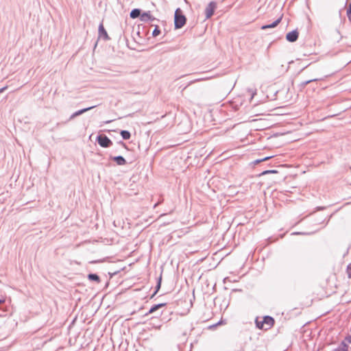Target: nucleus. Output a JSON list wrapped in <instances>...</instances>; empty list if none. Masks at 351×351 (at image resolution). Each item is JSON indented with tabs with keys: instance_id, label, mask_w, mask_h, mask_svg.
I'll return each mask as SVG.
<instances>
[{
	"instance_id": "obj_27",
	"label": "nucleus",
	"mask_w": 351,
	"mask_h": 351,
	"mask_svg": "<svg viewBox=\"0 0 351 351\" xmlns=\"http://www.w3.org/2000/svg\"><path fill=\"white\" fill-rule=\"evenodd\" d=\"M119 144L121 145L123 147H125V148L126 147L125 144L123 142H122V141H120L119 143Z\"/></svg>"
},
{
	"instance_id": "obj_9",
	"label": "nucleus",
	"mask_w": 351,
	"mask_h": 351,
	"mask_svg": "<svg viewBox=\"0 0 351 351\" xmlns=\"http://www.w3.org/2000/svg\"><path fill=\"white\" fill-rule=\"evenodd\" d=\"M118 165H125L126 164L125 159L121 156H113L110 158Z\"/></svg>"
},
{
	"instance_id": "obj_15",
	"label": "nucleus",
	"mask_w": 351,
	"mask_h": 351,
	"mask_svg": "<svg viewBox=\"0 0 351 351\" xmlns=\"http://www.w3.org/2000/svg\"><path fill=\"white\" fill-rule=\"evenodd\" d=\"M120 134H121V137L123 138V139H124V140H128L131 137V134L128 130H121L120 132Z\"/></svg>"
},
{
	"instance_id": "obj_14",
	"label": "nucleus",
	"mask_w": 351,
	"mask_h": 351,
	"mask_svg": "<svg viewBox=\"0 0 351 351\" xmlns=\"http://www.w3.org/2000/svg\"><path fill=\"white\" fill-rule=\"evenodd\" d=\"M348 346L345 341H342L339 346L335 351H348Z\"/></svg>"
},
{
	"instance_id": "obj_2",
	"label": "nucleus",
	"mask_w": 351,
	"mask_h": 351,
	"mask_svg": "<svg viewBox=\"0 0 351 351\" xmlns=\"http://www.w3.org/2000/svg\"><path fill=\"white\" fill-rule=\"evenodd\" d=\"M98 144L104 148L110 147L112 145V141L105 134H99L97 137Z\"/></svg>"
},
{
	"instance_id": "obj_24",
	"label": "nucleus",
	"mask_w": 351,
	"mask_h": 351,
	"mask_svg": "<svg viewBox=\"0 0 351 351\" xmlns=\"http://www.w3.org/2000/svg\"><path fill=\"white\" fill-rule=\"evenodd\" d=\"M343 341H345L346 343H351V335L346 336Z\"/></svg>"
},
{
	"instance_id": "obj_28",
	"label": "nucleus",
	"mask_w": 351,
	"mask_h": 351,
	"mask_svg": "<svg viewBox=\"0 0 351 351\" xmlns=\"http://www.w3.org/2000/svg\"><path fill=\"white\" fill-rule=\"evenodd\" d=\"M256 326L258 328V326H261V322H258L257 319L256 320Z\"/></svg>"
},
{
	"instance_id": "obj_26",
	"label": "nucleus",
	"mask_w": 351,
	"mask_h": 351,
	"mask_svg": "<svg viewBox=\"0 0 351 351\" xmlns=\"http://www.w3.org/2000/svg\"><path fill=\"white\" fill-rule=\"evenodd\" d=\"M7 88H8V86H4V87L1 88H0V93H3V92H4Z\"/></svg>"
},
{
	"instance_id": "obj_16",
	"label": "nucleus",
	"mask_w": 351,
	"mask_h": 351,
	"mask_svg": "<svg viewBox=\"0 0 351 351\" xmlns=\"http://www.w3.org/2000/svg\"><path fill=\"white\" fill-rule=\"evenodd\" d=\"M320 80V79H318V78H315V79H311V80H306V81H304L300 83V87L301 88H304L307 84L313 82H317V81H319Z\"/></svg>"
},
{
	"instance_id": "obj_18",
	"label": "nucleus",
	"mask_w": 351,
	"mask_h": 351,
	"mask_svg": "<svg viewBox=\"0 0 351 351\" xmlns=\"http://www.w3.org/2000/svg\"><path fill=\"white\" fill-rule=\"evenodd\" d=\"M160 285H161V278H159L158 283L156 285V291L154 292V293L151 296V298H152L156 294V293L160 288Z\"/></svg>"
},
{
	"instance_id": "obj_17",
	"label": "nucleus",
	"mask_w": 351,
	"mask_h": 351,
	"mask_svg": "<svg viewBox=\"0 0 351 351\" xmlns=\"http://www.w3.org/2000/svg\"><path fill=\"white\" fill-rule=\"evenodd\" d=\"M247 91L249 93V94L251 95V99L254 97V95L256 94V89L252 88H248L247 89Z\"/></svg>"
},
{
	"instance_id": "obj_19",
	"label": "nucleus",
	"mask_w": 351,
	"mask_h": 351,
	"mask_svg": "<svg viewBox=\"0 0 351 351\" xmlns=\"http://www.w3.org/2000/svg\"><path fill=\"white\" fill-rule=\"evenodd\" d=\"M160 34V30L159 29V27L158 25H156L155 28L152 32V36L154 37H156V36H158Z\"/></svg>"
},
{
	"instance_id": "obj_1",
	"label": "nucleus",
	"mask_w": 351,
	"mask_h": 351,
	"mask_svg": "<svg viewBox=\"0 0 351 351\" xmlns=\"http://www.w3.org/2000/svg\"><path fill=\"white\" fill-rule=\"evenodd\" d=\"M186 21L185 16L183 14L180 8H177L174 14V25L176 29L182 27Z\"/></svg>"
},
{
	"instance_id": "obj_20",
	"label": "nucleus",
	"mask_w": 351,
	"mask_h": 351,
	"mask_svg": "<svg viewBox=\"0 0 351 351\" xmlns=\"http://www.w3.org/2000/svg\"><path fill=\"white\" fill-rule=\"evenodd\" d=\"M272 157H273V156H267V157H265V158H261V159H257V160H254V164H258V163H260V162H263V161L267 160H269V159L271 158Z\"/></svg>"
},
{
	"instance_id": "obj_4",
	"label": "nucleus",
	"mask_w": 351,
	"mask_h": 351,
	"mask_svg": "<svg viewBox=\"0 0 351 351\" xmlns=\"http://www.w3.org/2000/svg\"><path fill=\"white\" fill-rule=\"evenodd\" d=\"M215 8L216 3L214 1H211L208 3L205 9V14L207 19L213 15Z\"/></svg>"
},
{
	"instance_id": "obj_3",
	"label": "nucleus",
	"mask_w": 351,
	"mask_h": 351,
	"mask_svg": "<svg viewBox=\"0 0 351 351\" xmlns=\"http://www.w3.org/2000/svg\"><path fill=\"white\" fill-rule=\"evenodd\" d=\"M274 324V319L273 317L270 316H265L263 317V320L261 322V326H258L260 329H269Z\"/></svg>"
},
{
	"instance_id": "obj_8",
	"label": "nucleus",
	"mask_w": 351,
	"mask_h": 351,
	"mask_svg": "<svg viewBox=\"0 0 351 351\" xmlns=\"http://www.w3.org/2000/svg\"><path fill=\"white\" fill-rule=\"evenodd\" d=\"M95 107V106H90V107H88V108H83V109H81V110H79L76 112H75L74 113H73L70 118H69V120H71V119H73L74 118H75L77 116H80L82 114H84V112L94 108Z\"/></svg>"
},
{
	"instance_id": "obj_29",
	"label": "nucleus",
	"mask_w": 351,
	"mask_h": 351,
	"mask_svg": "<svg viewBox=\"0 0 351 351\" xmlns=\"http://www.w3.org/2000/svg\"><path fill=\"white\" fill-rule=\"evenodd\" d=\"M5 300L4 299H0V304L4 303Z\"/></svg>"
},
{
	"instance_id": "obj_11",
	"label": "nucleus",
	"mask_w": 351,
	"mask_h": 351,
	"mask_svg": "<svg viewBox=\"0 0 351 351\" xmlns=\"http://www.w3.org/2000/svg\"><path fill=\"white\" fill-rule=\"evenodd\" d=\"M141 10L138 9V8L133 9L130 13V16L132 19H136L138 17L141 18Z\"/></svg>"
},
{
	"instance_id": "obj_23",
	"label": "nucleus",
	"mask_w": 351,
	"mask_h": 351,
	"mask_svg": "<svg viewBox=\"0 0 351 351\" xmlns=\"http://www.w3.org/2000/svg\"><path fill=\"white\" fill-rule=\"evenodd\" d=\"M347 16L348 19L351 21V5H350V7L347 10Z\"/></svg>"
},
{
	"instance_id": "obj_13",
	"label": "nucleus",
	"mask_w": 351,
	"mask_h": 351,
	"mask_svg": "<svg viewBox=\"0 0 351 351\" xmlns=\"http://www.w3.org/2000/svg\"><path fill=\"white\" fill-rule=\"evenodd\" d=\"M88 279L90 281H95L97 283L100 282V278L99 276L96 274H89L88 275Z\"/></svg>"
},
{
	"instance_id": "obj_7",
	"label": "nucleus",
	"mask_w": 351,
	"mask_h": 351,
	"mask_svg": "<svg viewBox=\"0 0 351 351\" xmlns=\"http://www.w3.org/2000/svg\"><path fill=\"white\" fill-rule=\"evenodd\" d=\"M98 33H99V38H102L105 40H108L110 39V37L108 36L107 32L106 31V29L103 25V23H101L99 25Z\"/></svg>"
},
{
	"instance_id": "obj_22",
	"label": "nucleus",
	"mask_w": 351,
	"mask_h": 351,
	"mask_svg": "<svg viewBox=\"0 0 351 351\" xmlns=\"http://www.w3.org/2000/svg\"><path fill=\"white\" fill-rule=\"evenodd\" d=\"M278 171L276 170H266V171H264L262 174L263 175H266V174H269V173H276Z\"/></svg>"
},
{
	"instance_id": "obj_10",
	"label": "nucleus",
	"mask_w": 351,
	"mask_h": 351,
	"mask_svg": "<svg viewBox=\"0 0 351 351\" xmlns=\"http://www.w3.org/2000/svg\"><path fill=\"white\" fill-rule=\"evenodd\" d=\"M282 16L279 17L275 21L269 25H265L261 27L262 29H266L268 28H274L276 27L281 21Z\"/></svg>"
},
{
	"instance_id": "obj_5",
	"label": "nucleus",
	"mask_w": 351,
	"mask_h": 351,
	"mask_svg": "<svg viewBox=\"0 0 351 351\" xmlns=\"http://www.w3.org/2000/svg\"><path fill=\"white\" fill-rule=\"evenodd\" d=\"M140 20L144 23L152 22L156 20L149 11L141 13Z\"/></svg>"
},
{
	"instance_id": "obj_21",
	"label": "nucleus",
	"mask_w": 351,
	"mask_h": 351,
	"mask_svg": "<svg viewBox=\"0 0 351 351\" xmlns=\"http://www.w3.org/2000/svg\"><path fill=\"white\" fill-rule=\"evenodd\" d=\"M210 77H202V78H197V79H195L193 81H191L189 84H192V83H194V82H200V81H203V80H208L210 79Z\"/></svg>"
},
{
	"instance_id": "obj_12",
	"label": "nucleus",
	"mask_w": 351,
	"mask_h": 351,
	"mask_svg": "<svg viewBox=\"0 0 351 351\" xmlns=\"http://www.w3.org/2000/svg\"><path fill=\"white\" fill-rule=\"evenodd\" d=\"M166 305V303H160L158 304L153 305L151 308L149 309L147 314L153 313L154 312L156 311L160 308L165 306Z\"/></svg>"
},
{
	"instance_id": "obj_25",
	"label": "nucleus",
	"mask_w": 351,
	"mask_h": 351,
	"mask_svg": "<svg viewBox=\"0 0 351 351\" xmlns=\"http://www.w3.org/2000/svg\"><path fill=\"white\" fill-rule=\"evenodd\" d=\"M348 276L351 278V263L348 265L347 267Z\"/></svg>"
},
{
	"instance_id": "obj_6",
	"label": "nucleus",
	"mask_w": 351,
	"mask_h": 351,
	"mask_svg": "<svg viewBox=\"0 0 351 351\" xmlns=\"http://www.w3.org/2000/svg\"><path fill=\"white\" fill-rule=\"evenodd\" d=\"M298 36H299V33L297 29H295V30H293V31L289 32L286 35V39L290 43H293L298 40Z\"/></svg>"
}]
</instances>
